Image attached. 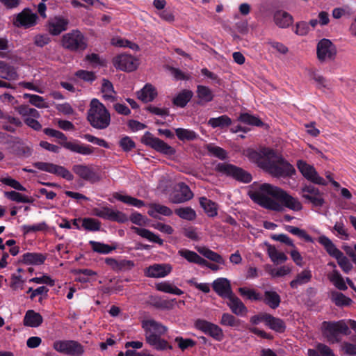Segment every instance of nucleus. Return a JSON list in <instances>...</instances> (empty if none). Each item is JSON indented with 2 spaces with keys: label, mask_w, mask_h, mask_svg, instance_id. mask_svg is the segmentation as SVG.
Masks as SVG:
<instances>
[{
  "label": "nucleus",
  "mask_w": 356,
  "mask_h": 356,
  "mask_svg": "<svg viewBox=\"0 0 356 356\" xmlns=\"http://www.w3.org/2000/svg\"><path fill=\"white\" fill-rule=\"evenodd\" d=\"M249 195L254 202L273 211H281L283 206L293 211L302 209V204L297 197L270 184H254Z\"/></svg>",
  "instance_id": "f257e3e1"
},
{
  "label": "nucleus",
  "mask_w": 356,
  "mask_h": 356,
  "mask_svg": "<svg viewBox=\"0 0 356 356\" xmlns=\"http://www.w3.org/2000/svg\"><path fill=\"white\" fill-rule=\"evenodd\" d=\"M244 155L273 177L285 178L296 173L293 166L271 149L262 148L257 151L248 148L245 150Z\"/></svg>",
  "instance_id": "f03ea898"
},
{
  "label": "nucleus",
  "mask_w": 356,
  "mask_h": 356,
  "mask_svg": "<svg viewBox=\"0 0 356 356\" xmlns=\"http://www.w3.org/2000/svg\"><path fill=\"white\" fill-rule=\"evenodd\" d=\"M142 327L145 331L146 341L151 346H153L158 350L172 349V346L169 345L167 341L161 337L168 330L165 325L153 319H147L143 321Z\"/></svg>",
  "instance_id": "7ed1b4c3"
},
{
  "label": "nucleus",
  "mask_w": 356,
  "mask_h": 356,
  "mask_svg": "<svg viewBox=\"0 0 356 356\" xmlns=\"http://www.w3.org/2000/svg\"><path fill=\"white\" fill-rule=\"evenodd\" d=\"M87 119L90 125L97 129H104L111 123V115L105 106L97 99H92L88 111Z\"/></svg>",
  "instance_id": "20e7f679"
},
{
  "label": "nucleus",
  "mask_w": 356,
  "mask_h": 356,
  "mask_svg": "<svg viewBox=\"0 0 356 356\" xmlns=\"http://www.w3.org/2000/svg\"><path fill=\"white\" fill-rule=\"evenodd\" d=\"M323 335L331 343L340 341L339 334L348 335L350 330L347 323L344 320L339 321H323L321 324Z\"/></svg>",
  "instance_id": "39448f33"
},
{
  "label": "nucleus",
  "mask_w": 356,
  "mask_h": 356,
  "mask_svg": "<svg viewBox=\"0 0 356 356\" xmlns=\"http://www.w3.org/2000/svg\"><path fill=\"white\" fill-rule=\"evenodd\" d=\"M44 133L49 136L59 139L60 140L61 145L71 152L82 155H90L93 152L92 147L90 145L81 144L78 141H67V137L63 133L59 131L46 128L44 129Z\"/></svg>",
  "instance_id": "423d86ee"
},
{
  "label": "nucleus",
  "mask_w": 356,
  "mask_h": 356,
  "mask_svg": "<svg viewBox=\"0 0 356 356\" xmlns=\"http://www.w3.org/2000/svg\"><path fill=\"white\" fill-rule=\"evenodd\" d=\"M61 44L65 49L72 51L84 50L87 47L84 35L77 29L64 34L62 37Z\"/></svg>",
  "instance_id": "0eeeda50"
},
{
  "label": "nucleus",
  "mask_w": 356,
  "mask_h": 356,
  "mask_svg": "<svg viewBox=\"0 0 356 356\" xmlns=\"http://www.w3.org/2000/svg\"><path fill=\"white\" fill-rule=\"evenodd\" d=\"M53 348L58 353L71 356H82L84 353L83 346L78 341L73 340L56 341Z\"/></svg>",
  "instance_id": "6e6552de"
},
{
  "label": "nucleus",
  "mask_w": 356,
  "mask_h": 356,
  "mask_svg": "<svg viewBox=\"0 0 356 356\" xmlns=\"http://www.w3.org/2000/svg\"><path fill=\"white\" fill-rule=\"evenodd\" d=\"M218 172L232 177L237 181L249 183L252 181L251 175L243 169L228 163H219L216 166Z\"/></svg>",
  "instance_id": "1a4fd4ad"
},
{
  "label": "nucleus",
  "mask_w": 356,
  "mask_h": 356,
  "mask_svg": "<svg viewBox=\"0 0 356 356\" xmlns=\"http://www.w3.org/2000/svg\"><path fill=\"white\" fill-rule=\"evenodd\" d=\"M337 47L329 39H321L316 46L317 58L321 62H329L335 59Z\"/></svg>",
  "instance_id": "9d476101"
},
{
  "label": "nucleus",
  "mask_w": 356,
  "mask_h": 356,
  "mask_svg": "<svg viewBox=\"0 0 356 356\" xmlns=\"http://www.w3.org/2000/svg\"><path fill=\"white\" fill-rule=\"evenodd\" d=\"M92 214L104 220L115 221L118 222H125L128 218L122 211L114 210L108 207H95L92 209Z\"/></svg>",
  "instance_id": "9b49d317"
},
{
  "label": "nucleus",
  "mask_w": 356,
  "mask_h": 356,
  "mask_svg": "<svg viewBox=\"0 0 356 356\" xmlns=\"http://www.w3.org/2000/svg\"><path fill=\"white\" fill-rule=\"evenodd\" d=\"M142 143L151 147L159 152L166 155H173L175 153V149L161 139L154 137L149 132H146L142 138Z\"/></svg>",
  "instance_id": "f8f14e48"
},
{
  "label": "nucleus",
  "mask_w": 356,
  "mask_h": 356,
  "mask_svg": "<svg viewBox=\"0 0 356 356\" xmlns=\"http://www.w3.org/2000/svg\"><path fill=\"white\" fill-rule=\"evenodd\" d=\"M33 166L37 169L61 177L67 181L74 179L73 175L65 167L48 162H35Z\"/></svg>",
  "instance_id": "ddd939ff"
},
{
  "label": "nucleus",
  "mask_w": 356,
  "mask_h": 356,
  "mask_svg": "<svg viewBox=\"0 0 356 356\" xmlns=\"http://www.w3.org/2000/svg\"><path fill=\"white\" fill-rule=\"evenodd\" d=\"M300 194L306 202L311 203L314 207H321L325 203L323 193L314 186L305 185L302 186Z\"/></svg>",
  "instance_id": "4468645a"
},
{
  "label": "nucleus",
  "mask_w": 356,
  "mask_h": 356,
  "mask_svg": "<svg viewBox=\"0 0 356 356\" xmlns=\"http://www.w3.org/2000/svg\"><path fill=\"white\" fill-rule=\"evenodd\" d=\"M297 168L302 176L308 181L318 185H327L326 181L318 175L314 167L308 164L306 161L298 160L297 161Z\"/></svg>",
  "instance_id": "2eb2a0df"
},
{
  "label": "nucleus",
  "mask_w": 356,
  "mask_h": 356,
  "mask_svg": "<svg viewBox=\"0 0 356 356\" xmlns=\"http://www.w3.org/2000/svg\"><path fill=\"white\" fill-rule=\"evenodd\" d=\"M195 327L218 341H221L224 338L222 330L218 325L206 320L197 319L195 322Z\"/></svg>",
  "instance_id": "dca6fc26"
},
{
  "label": "nucleus",
  "mask_w": 356,
  "mask_h": 356,
  "mask_svg": "<svg viewBox=\"0 0 356 356\" xmlns=\"http://www.w3.org/2000/svg\"><path fill=\"white\" fill-rule=\"evenodd\" d=\"M38 16L29 8H24L15 16L13 24L17 27L29 28L36 24Z\"/></svg>",
  "instance_id": "f3484780"
},
{
  "label": "nucleus",
  "mask_w": 356,
  "mask_h": 356,
  "mask_svg": "<svg viewBox=\"0 0 356 356\" xmlns=\"http://www.w3.org/2000/svg\"><path fill=\"white\" fill-rule=\"evenodd\" d=\"M115 68L127 72L135 70L138 65V60L131 55L120 54L115 56L113 60Z\"/></svg>",
  "instance_id": "a211bd4d"
},
{
  "label": "nucleus",
  "mask_w": 356,
  "mask_h": 356,
  "mask_svg": "<svg viewBox=\"0 0 356 356\" xmlns=\"http://www.w3.org/2000/svg\"><path fill=\"white\" fill-rule=\"evenodd\" d=\"M10 149L19 157L27 158L31 156L33 149L18 137H13L8 141Z\"/></svg>",
  "instance_id": "6ab92c4d"
},
{
  "label": "nucleus",
  "mask_w": 356,
  "mask_h": 356,
  "mask_svg": "<svg viewBox=\"0 0 356 356\" xmlns=\"http://www.w3.org/2000/svg\"><path fill=\"white\" fill-rule=\"evenodd\" d=\"M172 270V266L169 264H155L146 268L144 273L148 277L161 278L169 275Z\"/></svg>",
  "instance_id": "aec40b11"
},
{
  "label": "nucleus",
  "mask_w": 356,
  "mask_h": 356,
  "mask_svg": "<svg viewBox=\"0 0 356 356\" xmlns=\"http://www.w3.org/2000/svg\"><path fill=\"white\" fill-rule=\"evenodd\" d=\"M212 287L215 292L223 298H227L233 294L230 281L225 277L215 280L212 283Z\"/></svg>",
  "instance_id": "412c9836"
},
{
  "label": "nucleus",
  "mask_w": 356,
  "mask_h": 356,
  "mask_svg": "<svg viewBox=\"0 0 356 356\" xmlns=\"http://www.w3.org/2000/svg\"><path fill=\"white\" fill-rule=\"evenodd\" d=\"M69 21L67 19L56 16L49 20L48 31L53 35H58L63 31L67 30Z\"/></svg>",
  "instance_id": "4be33fe9"
},
{
  "label": "nucleus",
  "mask_w": 356,
  "mask_h": 356,
  "mask_svg": "<svg viewBox=\"0 0 356 356\" xmlns=\"http://www.w3.org/2000/svg\"><path fill=\"white\" fill-rule=\"evenodd\" d=\"M74 172L81 179L92 183L99 180V177L92 168L82 164L74 165L72 168Z\"/></svg>",
  "instance_id": "5701e85b"
},
{
  "label": "nucleus",
  "mask_w": 356,
  "mask_h": 356,
  "mask_svg": "<svg viewBox=\"0 0 356 356\" xmlns=\"http://www.w3.org/2000/svg\"><path fill=\"white\" fill-rule=\"evenodd\" d=\"M0 78L8 81L17 80L19 74L17 67L6 61L0 60Z\"/></svg>",
  "instance_id": "b1692460"
},
{
  "label": "nucleus",
  "mask_w": 356,
  "mask_h": 356,
  "mask_svg": "<svg viewBox=\"0 0 356 356\" xmlns=\"http://www.w3.org/2000/svg\"><path fill=\"white\" fill-rule=\"evenodd\" d=\"M227 305L231 311L237 316H243L248 312V309L243 302L234 293L227 298Z\"/></svg>",
  "instance_id": "393cba45"
},
{
  "label": "nucleus",
  "mask_w": 356,
  "mask_h": 356,
  "mask_svg": "<svg viewBox=\"0 0 356 356\" xmlns=\"http://www.w3.org/2000/svg\"><path fill=\"white\" fill-rule=\"evenodd\" d=\"M318 241L325 248L327 252L332 257L337 259L341 257L343 252L339 250L333 242L327 236H321L318 238Z\"/></svg>",
  "instance_id": "a878e982"
},
{
  "label": "nucleus",
  "mask_w": 356,
  "mask_h": 356,
  "mask_svg": "<svg viewBox=\"0 0 356 356\" xmlns=\"http://www.w3.org/2000/svg\"><path fill=\"white\" fill-rule=\"evenodd\" d=\"M43 322L42 316L33 310H28L24 317V325L31 327H39Z\"/></svg>",
  "instance_id": "bb28decb"
},
{
  "label": "nucleus",
  "mask_w": 356,
  "mask_h": 356,
  "mask_svg": "<svg viewBox=\"0 0 356 356\" xmlns=\"http://www.w3.org/2000/svg\"><path fill=\"white\" fill-rule=\"evenodd\" d=\"M312 278L311 270L305 268L298 273L295 279L290 282V286L293 289H297L299 286L309 283Z\"/></svg>",
  "instance_id": "cd10ccee"
},
{
  "label": "nucleus",
  "mask_w": 356,
  "mask_h": 356,
  "mask_svg": "<svg viewBox=\"0 0 356 356\" xmlns=\"http://www.w3.org/2000/svg\"><path fill=\"white\" fill-rule=\"evenodd\" d=\"M148 214L154 218H159V215L170 216L172 214V211L168 207L160 204L151 203L148 205Z\"/></svg>",
  "instance_id": "c85d7f7f"
},
{
  "label": "nucleus",
  "mask_w": 356,
  "mask_h": 356,
  "mask_svg": "<svg viewBox=\"0 0 356 356\" xmlns=\"http://www.w3.org/2000/svg\"><path fill=\"white\" fill-rule=\"evenodd\" d=\"M273 19L277 26L286 28L293 23L292 16L286 11L277 10L274 13Z\"/></svg>",
  "instance_id": "c756f323"
},
{
  "label": "nucleus",
  "mask_w": 356,
  "mask_h": 356,
  "mask_svg": "<svg viewBox=\"0 0 356 356\" xmlns=\"http://www.w3.org/2000/svg\"><path fill=\"white\" fill-rule=\"evenodd\" d=\"M193 196V194L190 188L182 183L179 185V191L172 197V202L177 204L183 203L191 200Z\"/></svg>",
  "instance_id": "7c9ffc66"
},
{
  "label": "nucleus",
  "mask_w": 356,
  "mask_h": 356,
  "mask_svg": "<svg viewBox=\"0 0 356 356\" xmlns=\"http://www.w3.org/2000/svg\"><path fill=\"white\" fill-rule=\"evenodd\" d=\"M156 95L157 92L156 89L151 84H146L137 93L138 98L144 102H149L153 101Z\"/></svg>",
  "instance_id": "2f4dec72"
},
{
  "label": "nucleus",
  "mask_w": 356,
  "mask_h": 356,
  "mask_svg": "<svg viewBox=\"0 0 356 356\" xmlns=\"http://www.w3.org/2000/svg\"><path fill=\"white\" fill-rule=\"evenodd\" d=\"M131 229L134 232H135L138 235L144 238H146L147 240L151 242L156 243L159 245H162L163 243V241L161 238H160L158 235H156L155 234H154L153 232L147 229L139 228L134 226L131 227Z\"/></svg>",
  "instance_id": "473e14b6"
},
{
  "label": "nucleus",
  "mask_w": 356,
  "mask_h": 356,
  "mask_svg": "<svg viewBox=\"0 0 356 356\" xmlns=\"http://www.w3.org/2000/svg\"><path fill=\"white\" fill-rule=\"evenodd\" d=\"M178 254L191 263H194L199 265H204L207 263V260L202 258L196 252L187 249L179 250L178 251Z\"/></svg>",
  "instance_id": "72a5a7b5"
},
{
  "label": "nucleus",
  "mask_w": 356,
  "mask_h": 356,
  "mask_svg": "<svg viewBox=\"0 0 356 356\" xmlns=\"http://www.w3.org/2000/svg\"><path fill=\"white\" fill-rule=\"evenodd\" d=\"M264 303L272 309H276L279 307L281 298L280 295L273 291H266L262 300Z\"/></svg>",
  "instance_id": "f704fd0d"
},
{
  "label": "nucleus",
  "mask_w": 356,
  "mask_h": 356,
  "mask_svg": "<svg viewBox=\"0 0 356 356\" xmlns=\"http://www.w3.org/2000/svg\"><path fill=\"white\" fill-rule=\"evenodd\" d=\"M266 245L267 254L273 263H283L287 260V256L284 252L278 251L274 245L270 244H266Z\"/></svg>",
  "instance_id": "c9c22d12"
},
{
  "label": "nucleus",
  "mask_w": 356,
  "mask_h": 356,
  "mask_svg": "<svg viewBox=\"0 0 356 356\" xmlns=\"http://www.w3.org/2000/svg\"><path fill=\"white\" fill-rule=\"evenodd\" d=\"M231 124L232 120L229 116L226 115H223L218 118H211L208 121V125H209L213 129H225L228 127Z\"/></svg>",
  "instance_id": "e433bc0d"
},
{
  "label": "nucleus",
  "mask_w": 356,
  "mask_h": 356,
  "mask_svg": "<svg viewBox=\"0 0 356 356\" xmlns=\"http://www.w3.org/2000/svg\"><path fill=\"white\" fill-rule=\"evenodd\" d=\"M46 257L41 253L27 252L23 254L22 261L26 264L40 265L44 263Z\"/></svg>",
  "instance_id": "4c0bfd02"
},
{
  "label": "nucleus",
  "mask_w": 356,
  "mask_h": 356,
  "mask_svg": "<svg viewBox=\"0 0 356 356\" xmlns=\"http://www.w3.org/2000/svg\"><path fill=\"white\" fill-rule=\"evenodd\" d=\"M155 287L159 291L177 296H181L184 293L182 290L168 282H159L155 285Z\"/></svg>",
  "instance_id": "58836bf2"
},
{
  "label": "nucleus",
  "mask_w": 356,
  "mask_h": 356,
  "mask_svg": "<svg viewBox=\"0 0 356 356\" xmlns=\"http://www.w3.org/2000/svg\"><path fill=\"white\" fill-rule=\"evenodd\" d=\"M197 96L200 99L199 104L210 102L214 97L209 88L202 85H199L197 87Z\"/></svg>",
  "instance_id": "ea45409f"
},
{
  "label": "nucleus",
  "mask_w": 356,
  "mask_h": 356,
  "mask_svg": "<svg viewBox=\"0 0 356 356\" xmlns=\"http://www.w3.org/2000/svg\"><path fill=\"white\" fill-rule=\"evenodd\" d=\"M103 94V98L106 101L113 102L115 100V92L113 88V86L111 81L107 79H103L102 90Z\"/></svg>",
  "instance_id": "a19ab883"
},
{
  "label": "nucleus",
  "mask_w": 356,
  "mask_h": 356,
  "mask_svg": "<svg viewBox=\"0 0 356 356\" xmlns=\"http://www.w3.org/2000/svg\"><path fill=\"white\" fill-rule=\"evenodd\" d=\"M15 110L23 118L24 121L25 118L33 117L40 118L39 112L33 108L29 107L28 105L22 104L15 107Z\"/></svg>",
  "instance_id": "79ce46f5"
},
{
  "label": "nucleus",
  "mask_w": 356,
  "mask_h": 356,
  "mask_svg": "<svg viewBox=\"0 0 356 356\" xmlns=\"http://www.w3.org/2000/svg\"><path fill=\"white\" fill-rule=\"evenodd\" d=\"M200 204L204 212L210 217H214L217 215L216 204L211 200L205 197L200 198Z\"/></svg>",
  "instance_id": "37998d69"
},
{
  "label": "nucleus",
  "mask_w": 356,
  "mask_h": 356,
  "mask_svg": "<svg viewBox=\"0 0 356 356\" xmlns=\"http://www.w3.org/2000/svg\"><path fill=\"white\" fill-rule=\"evenodd\" d=\"M175 131L177 138L181 141L194 140L198 137L197 134L191 129L177 128Z\"/></svg>",
  "instance_id": "c03bdc74"
},
{
  "label": "nucleus",
  "mask_w": 356,
  "mask_h": 356,
  "mask_svg": "<svg viewBox=\"0 0 356 356\" xmlns=\"http://www.w3.org/2000/svg\"><path fill=\"white\" fill-rule=\"evenodd\" d=\"M198 252L202 254L203 256L207 257V259L217 263L219 264H225V260L222 258L221 255L215 252L208 248H201L198 249Z\"/></svg>",
  "instance_id": "a18cd8bd"
},
{
  "label": "nucleus",
  "mask_w": 356,
  "mask_h": 356,
  "mask_svg": "<svg viewBox=\"0 0 356 356\" xmlns=\"http://www.w3.org/2000/svg\"><path fill=\"white\" fill-rule=\"evenodd\" d=\"M175 213L179 218L188 221L194 220L196 217V212L191 207H180L175 209Z\"/></svg>",
  "instance_id": "49530a36"
},
{
  "label": "nucleus",
  "mask_w": 356,
  "mask_h": 356,
  "mask_svg": "<svg viewBox=\"0 0 356 356\" xmlns=\"http://www.w3.org/2000/svg\"><path fill=\"white\" fill-rule=\"evenodd\" d=\"M308 356H335L332 350L327 346L319 343L316 350L309 349Z\"/></svg>",
  "instance_id": "de8ad7c7"
},
{
  "label": "nucleus",
  "mask_w": 356,
  "mask_h": 356,
  "mask_svg": "<svg viewBox=\"0 0 356 356\" xmlns=\"http://www.w3.org/2000/svg\"><path fill=\"white\" fill-rule=\"evenodd\" d=\"M114 197L118 200L121 201L125 204L129 205L134 206L137 208H140L145 205L143 201L138 200L137 198L133 197L129 195H124L119 193H115L114 195Z\"/></svg>",
  "instance_id": "09e8293b"
},
{
  "label": "nucleus",
  "mask_w": 356,
  "mask_h": 356,
  "mask_svg": "<svg viewBox=\"0 0 356 356\" xmlns=\"http://www.w3.org/2000/svg\"><path fill=\"white\" fill-rule=\"evenodd\" d=\"M284 228L285 230L287 231L288 232L293 235H296L302 239H304L307 242H314L312 237L310 235H309L304 229H301L297 227L291 225H286Z\"/></svg>",
  "instance_id": "8fccbe9b"
},
{
  "label": "nucleus",
  "mask_w": 356,
  "mask_h": 356,
  "mask_svg": "<svg viewBox=\"0 0 356 356\" xmlns=\"http://www.w3.org/2000/svg\"><path fill=\"white\" fill-rule=\"evenodd\" d=\"M266 324L270 327L272 330L277 332H283L285 329L284 323L282 320L275 318L270 314H268L266 317Z\"/></svg>",
  "instance_id": "3c124183"
},
{
  "label": "nucleus",
  "mask_w": 356,
  "mask_h": 356,
  "mask_svg": "<svg viewBox=\"0 0 356 356\" xmlns=\"http://www.w3.org/2000/svg\"><path fill=\"white\" fill-rule=\"evenodd\" d=\"M23 97L24 99H29V102L37 108H46L49 106L47 103L44 101V99L41 96L24 93Z\"/></svg>",
  "instance_id": "603ef678"
},
{
  "label": "nucleus",
  "mask_w": 356,
  "mask_h": 356,
  "mask_svg": "<svg viewBox=\"0 0 356 356\" xmlns=\"http://www.w3.org/2000/svg\"><path fill=\"white\" fill-rule=\"evenodd\" d=\"M329 280L339 290L344 291L347 289V286L340 275V273L335 269L328 275Z\"/></svg>",
  "instance_id": "864d4df0"
},
{
  "label": "nucleus",
  "mask_w": 356,
  "mask_h": 356,
  "mask_svg": "<svg viewBox=\"0 0 356 356\" xmlns=\"http://www.w3.org/2000/svg\"><path fill=\"white\" fill-rule=\"evenodd\" d=\"M238 292L241 296L250 300L257 301L262 300V296L256 290L252 289L240 287L238 288Z\"/></svg>",
  "instance_id": "5fc2aeb1"
},
{
  "label": "nucleus",
  "mask_w": 356,
  "mask_h": 356,
  "mask_svg": "<svg viewBox=\"0 0 356 356\" xmlns=\"http://www.w3.org/2000/svg\"><path fill=\"white\" fill-rule=\"evenodd\" d=\"M4 195L8 199L18 203H31L33 202L31 198L15 191L5 192Z\"/></svg>",
  "instance_id": "6e6d98bb"
},
{
  "label": "nucleus",
  "mask_w": 356,
  "mask_h": 356,
  "mask_svg": "<svg viewBox=\"0 0 356 356\" xmlns=\"http://www.w3.org/2000/svg\"><path fill=\"white\" fill-rule=\"evenodd\" d=\"M82 227L84 229L90 232L100 230L101 222L97 219L92 218H84L81 220Z\"/></svg>",
  "instance_id": "4d7b16f0"
},
{
  "label": "nucleus",
  "mask_w": 356,
  "mask_h": 356,
  "mask_svg": "<svg viewBox=\"0 0 356 356\" xmlns=\"http://www.w3.org/2000/svg\"><path fill=\"white\" fill-rule=\"evenodd\" d=\"M268 273L273 277H284L291 273L292 268L289 265L282 266L278 268H272L271 266H267Z\"/></svg>",
  "instance_id": "13d9d810"
},
{
  "label": "nucleus",
  "mask_w": 356,
  "mask_h": 356,
  "mask_svg": "<svg viewBox=\"0 0 356 356\" xmlns=\"http://www.w3.org/2000/svg\"><path fill=\"white\" fill-rule=\"evenodd\" d=\"M193 96L191 90H184L179 93L173 100V103L180 107H184Z\"/></svg>",
  "instance_id": "bf43d9fd"
},
{
  "label": "nucleus",
  "mask_w": 356,
  "mask_h": 356,
  "mask_svg": "<svg viewBox=\"0 0 356 356\" xmlns=\"http://www.w3.org/2000/svg\"><path fill=\"white\" fill-rule=\"evenodd\" d=\"M331 298L336 305L340 307L348 306L352 302V300L350 298L337 291L332 293Z\"/></svg>",
  "instance_id": "052dcab7"
},
{
  "label": "nucleus",
  "mask_w": 356,
  "mask_h": 356,
  "mask_svg": "<svg viewBox=\"0 0 356 356\" xmlns=\"http://www.w3.org/2000/svg\"><path fill=\"white\" fill-rule=\"evenodd\" d=\"M313 79L316 83V86L318 89L323 91L325 90H331L332 88V83L330 81L325 79L323 76L319 74H314Z\"/></svg>",
  "instance_id": "680f3d73"
},
{
  "label": "nucleus",
  "mask_w": 356,
  "mask_h": 356,
  "mask_svg": "<svg viewBox=\"0 0 356 356\" xmlns=\"http://www.w3.org/2000/svg\"><path fill=\"white\" fill-rule=\"evenodd\" d=\"M238 120L245 124L249 125H254L257 127H260L263 124L260 119L254 115H251L248 113L241 114L240 116L238 117Z\"/></svg>",
  "instance_id": "e2e57ef3"
},
{
  "label": "nucleus",
  "mask_w": 356,
  "mask_h": 356,
  "mask_svg": "<svg viewBox=\"0 0 356 356\" xmlns=\"http://www.w3.org/2000/svg\"><path fill=\"white\" fill-rule=\"evenodd\" d=\"M90 244L93 251L101 254H108L115 249L108 245L93 241H90Z\"/></svg>",
  "instance_id": "0e129e2a"
},
{
  "label": "nucleus",
  "mask_w": 356,
  "mask_h": 356,
  "mask_svg": "<svg viewBox=\"0 0 356 356\" xmlns=\"http://www.w3.org/2000/svg\"><path fill=\"white\" fill-rule=\"evenodd\" d=\"M22 229L24 234H29L31 232H36L40 231H44L47 229V225L44 222H42L35 225H24Z\"/></svg>",
  "instance_id": "69168bd1"
},
{
  "label": "nucleus",
  "mask_w": 356,
  "mask_h": 356,
  "mask_svg": "<svg viewBox=\"0 0 356 356\" xmlns=\"http://www.w3.org/2000/svg\"><path fill=\"white\" fill-rule=\"evenodd\" d=\"M220 324L224 326L236 327L239 325V321L233 315L228 313H224L222 315Z\"/></svg>",
  "instance_id": "338daca9"
},
{
  "label": "nucleus",
  "mask_w": 356,
  "mask_h": 356,
  "mask_svg": "<svg viewBox=\"0 0 356 356\" xmlns=\"http://www.w3.org/2000/svg\"><path fill=\"white\" fill-rule=\"evenodd\" d=\"M333 229L337 233V236L341 240H348L349 234L342 222H337L333 227Z\"/></svg>",
  "instance_id": "774afa93"
}]
</instances>
